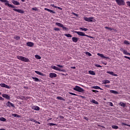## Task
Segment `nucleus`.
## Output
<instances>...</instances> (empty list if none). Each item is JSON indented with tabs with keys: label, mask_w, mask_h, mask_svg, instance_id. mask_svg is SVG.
<instances>
[{
	"label": "nucleus",
	"mask_w": 130,
	"mask_h": 130,
	"mask_svg": "<svg viewBox=\"0 0 130 130\" xmlns=\"http://www.w3.org/2000/svg\"><path fill=\"white\" fill-rule=\"evenodd\" d=\"M0 1L2 3H5V6H8L9 8H11L12 9H15L16 8V6L10 4L9 3L10 2H9L8 0H0Z\"/></svg>",
	"instance_id": "nucleus-1"
},
{
	"label": "nucleus",
	"mask_w": 130,
	"mask_h": 130,
	"mask_svg": "<svg viewBox=\"0 0 130 130\" xmlns=\"http://www.w3.org/2000/svg\"><path fill=\"white\" fill-rule=\"evenodd\" d=\"M17 59H19V60H21L22 61H24L25 62H29V61H30V60L28 58L22 56H17Z\"/></svg>",
	"instance_id": "nucleus-2"
},
{
	"label": "nucleus",
	"mask_w": 130,
	"mask_h": 130,
	"mask_svg": "<svg viewBox=\"0 0 130 130\" xmlns=\"http://www.w3.org/2000/svg\"><path fill=\"white\" fill-rule=\"evenodd\" d=\"M73 90H74V91H77V92H80V93H83V92L85 91L82 87L78 85L75 86V87L73 88Z\"/></svg>",
	"instance_id": "nucleus-3"
},
{
	"label": "nucleus",
	"mask_w": 130,
	"mask_h": 130,
	"mask_svg": "<svg viewBox=\"0 0 130 130\" xmlns=\"http://www.w3.org/2000/svg\"><path fill=\"white\" fill-rule=\"evenodd\" d=\"M84 21H86V22H95L96 21L95 19H94V17H84Z\"/></svg>",
	"instance_id": "nucleus-4"
},
{
	"label": "nucleus",
	"mask_w": 130,
	"mask_h": 130,
	"mask_svg": "<svg viewBox=\"0 0 130 130\" xmlns=\"http://www.w3.org/2000/svg\"><path fill=\"white\" fill-rule=\"evenodd\" d=\"M55 25H56V26H58V27H61V28H62V29L64 31H67V30H68V29L67 28V27L64 26L63 24H62L59 22H56Z\"/></svg>",
	"instance_id": "nucleus-5"
},
{
	"label": "nucleus",
	"mask_w": 130,
	"mask_h": 130,
	"mask_svg": "<svg viewBox=\"0 0 130 130\" xmlns=\"http://www.w3.org/2000/svg\"><path fill=\"white\" fill-rule=\"evenodd\" d=\"M118 6H125V2L123 0H115Z\"/></svg>",
	"instance_id": "nucleus-6"
},
{
	"label": "nucleus",
	"mask_w": 130,
	"mask_h": 130,
	"mask_svg": "<svg viewBox=\"0 0 130 130\" xmlns=\"http://www.w3.org/2000/svg\"><path fill=\"white\" fill-rule=\"evenodd\" d=\"M75 33H76L77 34H78V35H79V36H86V35L85 34V33L82 32V31H75Z\"/></svg>",
	"instance_id": "nucleus-7"
},
{
	"label": "nucleus",
	"mask_w": 130,
	"mask_h": 130,
	"mask_svg": "<svg viewBox=\"0 0 130 130\" xmlns=\"http://www.w3.org/2000/svg\"><path fill=\"white\" fill-rule=\"evenodd\" d=\"M0 86L3 88H6V89H11V87L9 86V85H6L5 83L0 84Z\"/></svg>",
	"instance_id": "nucleus-8"
},
{
	"label": "nucleus",
	"mask_w": 130,
	"mask_h": 130,
	"mask_svg": "<svg viewBox=\"0 0 130 130\" xmlns=\"http://www.w3.org/2000/svg\"><path fill=\"white\" fill-rule=\"evenodd\" d=\"M13 11L15 12H18V13H20V14H24L25 13V11L21 10V9H13Z\"/></svg>",
	"instance_id": "nucleus-9"
},
{
	"label": "nucleus",
	"mask_w": 130,
	"mask_h": 130,
	"mask_svg": "<svg viewBox=\"0 0 130 130\" xmlns=\"http://www.w3.org/2000/svg\"><path fill=\"white\" fill-rule=\"evenodd\" d=\"M26 45L29 47H33V46H34V43L31 42H28L27 43H26Z\"/></svg>",
	"instance_id": "nucleus-10"
},
{
	"label": "nucleus",
	"mask_w": 130,
	"mask_h": 130,
	"mask_svg": "<svg viewBox=\"0 0 130 130\" xmlns=\"http://www.w3.org/2000/svg\"><path fill=\"white\" fill-rule=\"evenodd\" d=\"M56 77H57V75L55 73H51L49 74V77L50 78H56Z\"/></svg>",
	"instance_id": "nucleus-11"
},
{
	"label": "nucleus",
	"mask_w": 130,
	"mask_h": 130,
	"mask_svg": "<svg viewBox=\"0 0 130 130\" xmlns=\"http://www.w3.org/2000/svg\"><path fill=\"white\" fill-rule=\"evenodd\" d=\"M97 55H99V56H100L101 57H102L103 58H106V59H109V57H106V56H104V55H103V54H100V53H98L97 54Z\"/></svg>",
	"instance_id": "nucleus-12"
},
{
	"label": "nucleus",
	"mask_w": 130,
	"mask_h": 130,
	"mask_svg": "<svg viewBox=\"0 0 130 130\" xmlns=\"http://www.w3.org/2000/svg\"><path fill=\"white\" fill-rule=\"evenodd\" d=\"M6 105L8 106V107H15V106L13 105V104L9 101L7 102Z\"/></svg>",
	"instance_id": "nucleus-13"
},
{
	"label": "nucleus",
	"mask_w": 130,
	"mask_h": 130,
	"mask_svg": "<svg viewBox=\"0 0 130 130\" xmlns=\"http://www.w3.org/2000/svg\"><path fill=\"white\" fill-rule=\"evenodd\" d=\"M28 120L30 121H32V122H35V123H38V124H40V122L37 121L36 120L34 119V118H29Z\"/></svg>",
	"instance_id": "nucleus-14"
},
{
	"label": "nucleus",
	"mask_w": 130,
	"mask_h": 130,
	"mask_svg": "<svg viewBox=\"0 0 130 130\" xmlns=\"http://www.w3.org/2000/svg\"><path fill=\"white\" fill-rule=\"evenodd\" d=\"M32 79L34 80L35 82H42L41 79H39L37 77H32Z\"/></svg>",
	"instance_id": "nucleus-15"
},
{
	"label": "nucleus",
	"mask_w": 130,
	"mask_h": 130,
	"mask_svg": "<svg viewBox=\"0 0 130 130\" xmlns=\"http://www.w3.org/2000/svg\"><path fill=\"white\" fill-rule=\"evenodd\" d=\"M121 51H122V52L124 54H125V55H128V52H127V51H126V50L125 49H123L122 48L120 49Z\"/></svg>",
	"instance_id": "nucleus-16"
},
{
	"label": "nucleus",
	"mask_w": 130,
	"mask_h": 130,
	"mask_svg": "<svg viewBox=\"0 0 130 130\" xmlns=\"http://www.w3.org/2000/svg\"><path fill=\"white\" fill-rule=\"evenodd\" d=\"M12 4L15 6H20V3L17 1L13 0Z\"/></svg>",
	"instance_id": "nucleus-17"
},
{
	"label": "nucleus",
	"mask_w": 130,
	"mask_h": 130,
	"mask_svg": "<svg viewBox=\"0 0 130 130\" xmlns=\"http://www.w3.org/2000/svg\"><path fill=\"white\" fill-rule=\"evenodd\" d=\"M107 74H109L110 75H111L112 76H114V77H117V75L114 74V73H113V72L111 71H108L107 72Z\"/></svg>",
	"instance_id": "nucleus-18"
},
{
	"label": "nucleus",
	"mask_w": 130,
	"mask_h": 130,
	"mask_svg": "<svg viewBox=\"0 0 130 130\" xmlns=\"http://www.w3.org/2000/svg\"><path fill=\"white\" fill-rule=\"evenodd\" d=\"M2 97H3L4 98H6V99H9V100L10 98V95L5 93L2 94Z\"/></svg>",
	"instance_id": "nucleus-19"
},
{
	"label": "nucleus",
	"mask_w": 130,
	"mask_h": 130,
	"mask_svg": "<svg viewBox=\"0 0 130 130\" xmlns=\"http://www.w3.org/2000/svg\"><path fill=\"white\" fill-rule=\"evenodd\" d=\"M32 109H34V110H37L38 111L40 110V108H39L38 106H33L32 107Z\"/></svg>",
	"instance_id": "nucleus-20"
},
{
	"label": "nucleus",
	"mask_w": 130,
	"mask_h": 130,
	"mask_svg": "<svg viewBox=\"0 0 130 130\" xmlns=\"http://www.w3.org/2000/svg\"><path fill=\"white\" fill-rule=\"evenodd\" d=\"M45 11H47L48 12H50V13H52L53 14H55V12H54L53 10H50L48 8H44Z\"/></svg>",
	"instance_id": "nucleus-21"
},
{
	"label": "nucleus",
	"mask_w": 130,
	"mask_h": 130,
	"mask_svg": "<svg viewBox=\"0 0 130 130\" xmlns=\"http://www.w3.org/2000/svg\"><path fill=\"white\" fill-rule=\"evenodd\" d=\"M78 40H79V38L76 37H73L72 38V41L73 42H75V43L78 42Z\"/></svg>",
	"instance_id": "nucleus-22"
},
{
	"label": "nucleus",
	"mask_w": 130,
	"mask_h": 130,
	"mask_svg": "<svg viewBox=\"0 0 130 130\" xmlns=\"http://www.w3.org/2000/svg\"><path fill=\"white\" fill-rule=\"evenodd\" d=\"M119 106H122V107H125L126 106V104L123 102H120L119 104Z\"/></svg>",
	"instance_id": "nucleus-23"
},
{
	"label": "nucleus",
	"mask_w": 130,
	"mask_h": 130,
	"mask_svg": "<svg viewBox=\"0 0 130 130\" xmlns=\"http://www.w3.org/2000/svg\"><path fill=\"white\" fill-rule=\"evenodd\" d=\"M88 73H89V75H92V76H95V75H96V73H95V72H94L92 70L89 71Z\"/></svg>",
	"instance_id": "nucleus-24"
},
{
	"label": "nucleus",
	"mask_w": 130,
	"mask_h": 130,
	"mask_svg": "<svg viewBox=\"0 0 130 130\" xmlns=\"http://www.w3.org/2000/svg\"><path fill=\"white\" fill-rule=\"evenodd\" d=\"M110 93H112L113 94H118V91L116 90H110Z\"/></svg>",
	"instance_id": "nucleus-25"
},
{
	"label": "nucleus",
	"mask_w": 130,
	"mask_h": 130,
	"mask_svg": "<svg viewBox=\"0 0 130 130\" xmlns=\"http://www.w3.org/2000/svg\"><path fill=\"white\" fill-rule=\"evenodd\" d=\"M51 68L53 69V70H55V71H60L59 68H57L56 66H52Z\"/></svg>",
	"instance_id": "nucleus-26"
},
{
	"label": "nucleus",
	"mask_w": 130,
	"mask_h": 130,
	"mask_svg": "<svg viewBox=\"0 0 130 130\" xmlns=\"http://www.w3.org/2000/svg\"><path fill=\"white\" fill-rule=\"evenodd\" d=\"M103 82V84H110V81L108 80H105Z\"/></svg>",
	"instance_id": "nucleus-27"
},
{
	"label": "nucleus",
	"mask_w": 130,
	"mask_h": 130,
	"mask_svg": "<svg viewBox=\"0 0 130 130\" xmlns=\"http://www.w3.org/2000/svg\"><path fill=\"white\" fill-rule=\"evenodd\" d=\"M92 89H100V90H103V89L100 88L99 86H92Z\"/></svg>",
	"instance_id": "nucleus-28"
},
{
	"label": "nucleus",
	"mask_w": 130,
	"mask_h": 130,
	"mask_svg": "<svg viewBox=\"0 0 130 130\" xmlns=\"http://www.w3.org/2000/svg\"><path fill=\"white\" fill-rule=\"evenodd\" d=\"M91 102L92 103H94V104H96V105H98V104H99V103H98V102L96 101L95 100H92L91 101Z\"/></svg>",
	"instance_id": "nucleus-29"
},
{
	"label": "nucleus",
	"mask_w": 130,
	"mask_h": 130,
	"mask_svg": "<svg viewBox=\"0 0 130 130\" xmlns=\"http://www.w3.org/2000/svg\"><path fill=\"white\" fill-rule=\"evenodd\" d=\"M35 73H36V74H37V75H40V76H43V73H42L39 71H35Z\"/></svg>",
	"instance_id": "nucleus-30"
},
{
	"label": "nucleus",
	"mask_w": 130,
	"mask_h": 130,
	"mask_svg": "<svg viewBox=\"0 0 130 130\" xmlns=\"http://www.w3.org/2000/svg\"><path fill=\"white\" fill-rule=\"evenodd\" d=\"M56 99H58V100H62V101H65L66 100L63 99L61 96H57Z\"/></svg>",
	"instance_id": "nucleus-31"
},
{
	"label": "nucleus",
	"mask_w": 130,
	"mask_h": 130,
	"mask_svg": "<svg viewBox=\"0 0 130 130\" xmlns=\"http://www.w3.org/2000/svg\"><path fill=\"white\" fill-rule=\"evenodd\" d=\"M105 28L107 29V30H110V31H112V30H114V28H112L108 26H105Z\"/></svg>",
	"instance_id": "nucleus-32"
},
{
	"label": "nucleus",
	"mask_w": 130,
	"mask_h": 130,
	"mask_svg": "<svg viewBox=\"0 0 130 130\" xmlns=\"http://www.w3.org/2000/svg\"><path fill=\"white\" fill-rule=\"evenodd\" d=\"M12 116H14V117H17L18 118L21 117L19 116V115H18L17 114H12Z\"/></svg>",
	"instance_id": "nucleus-33"
},
{
	"label": "nucleus",
	"mask_w": 130,
	"mask_h": 130,
	"mask_svg": "<svg viewBox=\"0 0 130 130\" xmlns=\"http://www.w3.org/2000/svg\"><path fill=\"white\" fill-rule=\"evenodd\" d=\"M20 38H21L19 36H17L14 37V39H15V40H20Z\"/></svg>",
	"instance_id": "nucleus-34"
},
{
	"label": "nucleus",
	"mask_w": 130,
	"mask_h": 130,
	"mask_svg": "<svg viewBox=\"0 0 130 130\" xmlns=\"http://www.w3.org/2000/svg\"><path fill=\"white\" fill-rule=\"evenodd\" d=\"M80 30H82V31H88L87 28L84 27H80Z\"/></svg>",
	"instance_id": "nucleus-35"
},
{
	"label": "nucleus",
	"mask_w": 130,
	"mask_h": 130,
	"mask_svg": "<svg viewBox=\"0 0 130 130\" xmlns=\"http://www.w3.org/2000/svg\"><path fill=\"white\" fill-rule=\"evenodd\" d=\"M35 57L37 59H41V57L39 55H35Z\"/></svg>",
	"instance_id": "nucleus-36"
},
{
	"label": "nucleus",
	"mask_w": 130,
	"mask_h": 130,
	"mask_svg": "<svg viewBox=\"0 0 130 130\" xmlns=\"http://www.w3.org/2000/svg\"><path fill=\"white\" fill-rule=\"evenodd\" d=\"M112 128H113L114 129H118V126L117 125H112Z\"/></svg>",
	"instance_id": "nucleus-37"
},
{
	"label": "nucleus",
	"mask_w": 130,
	"mask_h": 130,
	"mask_svg": "<svg viewBox=\"0 0 130 130\" xmlns=\"http://www.w3.org/2000/svg\"><path fill=\"white\" fill-rule=\"evenodd\" d=\"M1 121H6L7 119L4 118V117H1L0 118Z\"/></svg>",
	"instance_id": "nucleus-38"
},
{
	"label": "nucleus",
	"mask_w": 130,
	"mask_h": 130,
	"mask_svg": "<svg viewBox=\"0 0 130 130\" xmlns=\"http://www.w3.org/2000/svg\"><path fill=\"white\" fill-rule=\"evenodd\" d=\"M65 36H66L67 37H69L70 38H71V37H72V35L70 34H65Z\"/></svg>",
	"instance_id": "nucleus-39"
},
{
	"label": "nucleus",
	"mask_w": 130,
	"mask_h": 130,
	"mask_svg": "<svg viewBox=\"0 0 130 130\" xmlns=\"http://www.w3.org/2000/svg\"><path fill=\"white\" fill-rule=\"evenodd\" d=\"M85 54H86L87 55H88V56H92V54H91L90 52H86Z\"/></svg>",
	"instance_id": "nucleus-40"
},
{
	"label": "nucleus",
	"mask_w": 130,
	"mask_h": 130,
	"mask_svg": "<svg viewBox=\"0 0 130 130\" xmlns=\"http://www.w3.org/2000/svg\"><path fill=\"white\" fill-rule=\"evenodd\" d=\"M124 44L128 45V44H129V42H128V41H126V40H124Z\"/></svg>",
	"instance_id": "nucleus-41"
},
{
	"label": "nucleus",
	"mask_w": 130,
	"mask_h": 130,
	"mask_svg": "<svg viewBox=\"0 0 130 130\" xmlns=\"http://www.w3.org/2000/svg\"><path fill=\"white\" fill-rule=\"evenodd\" d=\"M69 94H70V95H72L73 96H78V94L73 92H69Z\"/></svg>",
	"instance_id": "nucleus-42"
},
{
	"label": "nucleus",
	"mask_w": 130,
	"mask_h": 130,
	"mask_svg": "<svg viewBox=\"0 0 130 130\" xmlns=\"http://www.w3.org/2000/svg\"><path fill=\"white\" fill-rule=\"evenodd\" d=\"M48 125H49L50 126H52V125H56V124H54V123H48Z\"/></svg>",
	"instance_id": "nucleus-43"
},
{
	"label": "nucleus",
	"mask_w": 130,
	"mask_h": 130,
	"mask_svg": "<svg viewBox=\"0 0 130 130\" xmlns=\"http://www.w3.org/2000/svg\"><path fill=\"white\" fill-rule=\"evenodd\" d=\"M122 124L123 125H125L126 126H129V127H130V125L129 124H126L125 123H123V122L122 123Z\"/></svg>",
	"instance_id": "nucleus-44"
},
{
	"label": "nucleus",
	"mask_w": 130,
	"mask_h": 130,
	"mask_svg": "<svg viewBox=\"0 0 130 130\" xmlns=\"http://www.w3.org/2000/svg\"><path fill=\"white\" fill-rule=\"evenodd\" d=\"M92 92H93V93H95V94L97 93H99V91L95 90H92Z\"/></svg>",
	"instance_id": "nucleus-45"
},
{
	"label": "nucleus",
	"mask_w": 130,
	"mask_h": 130,
	"mask_svg": "<svg viewBox=\"0 0 130 130\" xmlns=\"http://www.w3.org/2000/svg\"><path fill=\"white\" fill-rule=\"evenodd\" d=\"M72 15H74V16H75L76 17H79V15L77 13H75L74 12L72 13Z\"/></svg>",
	"instance_id": "nucleus-46"
},
{
	"label": "nucleus",
	"mask_w": 130,
	"mask_h": 130,
	"mask_svg": "<svg viewBox=\"0 0 130 130\" xmlns=\"http://www.w3.org/2000/svg\"><path fill=\"white\" fill-rule=\"evenodd\" d=\"M95 67H97V68H102V66H101L100 64H96Z\"/></svg>",
	"instance_id": "nucleus-47"
},
{
	"label": "nucleus",
	"mask_w": 130,
	"mask_h": 130,
	"mask_svg": "<svg viewBox=\"0 0 130 130\" xmlns=\"http://www.w3.org/2000/svg\"><path fill=\"white\" fill-rule=\"evenodd\" d=\"M54 30L55 31H59L60 29H59V28H58L57 27H55V28H54Z\"/></svg>",
	"instance_id": "nucleus-48"
},
{
	"label": "nucleus",
	"mask_w": 130,
	"mask_h": 130,
	"mask_svg": "<svg viewBox=\"0 0 130 130\" xmlns=\"http://www.w3.org/2000/svg\"><path fill=\"white\" fill-rule=\"evenodd\" d=\"M57 67H58L59 68H63V66L60 65V64H57Z\"/></svg>",
	"instance_id": "nucleus-49"
},
{
	"label": "nucleus",
	"mask_w": 130,
	"mask_h": 130,
	"mask_svg": "<svg viewBox=\"0 0 130 130\" xmlns=\"http://www.w3.org/2000/svg\"><path fill=\"white\" fill-rule=\"evenodd\" d=\"M104 86L106 88H110V85H105Z\"/></svg>",
	"instance_id": "nucleus-50"
},
{
	"label": "nucleus",
	"mask_w": 130,
	"mask_h": 130,
	"mask_svg": "<svg viewBox=\"0 0 130 130\" xmlns=\"http://www.w3.org/2000/svg\"><path fill=\"white\" fill-rule=\"evenodd\" d=\"M23 98H24V99H25V100L27 101L28 99H29V96H27L25 98V96H23Z\"/></svg>",
	"instance_id": "nucleus-51"
},
{
	"label": "nucleus",
	"mask_w": 130,
	"mask_h": 130,
	"mask_svg": "<svg viewBox=\"0 0 130 130\" xmlns=\"http://www.w3.org/2000/svg\"><path fill=\"white\" fill-rule=\"evenodd\" d=\"M32 11H38L37 8H32Z\"/></svg>",
	"instance_id": "nucleus-52"
},
{
	"label": "nucleus",
	"mask_w": 130,
	"mask_h": 130,
	"mask_svg": "<svg viewBox=\"0 0 130 130\" xmlns=\"http://www.w3.org/2000/svg\"><path fill=\"white\" fill-rule=\"evenodd\" d=\"M127 6H128L129 7H130V2L129 1H128V2H126Z\"/></svg>",
	"instance_id": "nucleus-53"
},
{
	"label": "nucleus",
	"mask_w": 130,
	"mask_h": 130,
	"mask_svg": "<svg viewBox=\"0 0 130 130\" xmlns=\"http://www.w3.org/2000/svg\"><path fill=\"white\" fill-rule=\"evenodd\" d=\"M109 105L110 106H113V103H112V102H109Z\"/></svg>",
	"instance_id": "nucleus-54"
},
{
	"label": "nucleus",
	"mask_w": 130,
	"mask_h": 130,
	"mask_svg": "<svg viewBox=\"0 0 130 130\" xmlns=\"http://www.w3.org/2000/svg\"><path fill=\"white\" fill-rule=\"evenodd\" d=\"M124 58H127L128 59H129V60H130V57H129L127 56H124Z\"/></svg>",
	"instance_id": "nucleus-55"
},
{
	"label": "nucleus",
	"mask_w": 130,
	"mask_h": 130,
	"mask_svg": "<svg viewBox=\"0 0 130 130\" xmlns=\"http://www.w3.org/2000/svg\"><path fill=\"white\" fill-rule=\"evenodd\" d=\"M51 7H53V8H56V6H55L54 4H51Z\"/></svg>",
	"instance_id": "nucleus-56"
},
{
	"label": "nucleus",
	"mask_w": 130,
	"mask_h": 130,
	"mask_svg": "<svg viewBox=\"0 0 130 130\" xmlns=\"http://www.w3.org/2000/svg\"><path fill=\"white\" fill-rule=\"evenodd\" d=\"M56 9H58V10H62V9L61 8L58 7L57 6H56Z\"/></svg>",
	"instance_id": "nucleus-57"
},
{
	"label": "nucleus",
	"mask_w": 130,
	"mask_h": 130,
	"mask_svg": "<svg viewBox=\"0 0 130 130\" xmlns=\"http://www.w3.org/2000/svg\"><path fill=\"white\" fill-rule=\"evenodd\" d=\"M86 37H88L89 38H93V37H91L90 36H88L86 35V36H85Z\"/></svg>",
	"instance_id": "nucleus-58"
},
{
	"label": "nucleus",
	"mask_w": 130,
	"mask_h": 130,
	"mask_svg": "<svg viewBox=\"0 0 130 130\" xmlns=\"http://www.w3.org/2000/svg\"><path fill=\"white\" fill-rule=\"evenodd\" d=\"M60 72H66V70H64V69H62V70H60H60H59Z\"/></svg>",
	"instance_id": "nucleus-59"
},
{
	"label": "nucleus",
	"mask_w": 130,
	"mask_h": 130,
	"mask_svg": "<svg viewBox=\"0 0 130 130\" xmlns=\"http://www.w3.org/2000/svg\"><path fill=\"white\" fill-rule=\"evenodd\" d=\"M0 100H1L2 101H4V99L2 96H0Z\"/></svg>",
	"instance_id": "nucleus-60"
},
{
	"label": "nucleus",
	"mask_w": 130,
	"mask_h": 130,
	"mask_svg": "<svg viewBox=\"0 0 130 130\" xmlns=\"http://www.w3.org/2000/svg\"><path fill=\"white\" fill-rule=\"evenodd\" d=\"M103 64H105V66H106L107 64V62H102Z\"/></svg>",
	"instance_id": "nucleus-61"
},
{
	"label": "nucleus",
	"mask_w": 130,
	"mask_h": 130,
	"mask_svg": "<svg viewBox=\"0 0 130 130\" xmlns=\"http://www.w3.org/2000/svg\"><path fill=\"white\" fill-rule=\"evenodd\" d=\"M84 119H85L86 120H88V117H84Z\"/></svg>",
	"instance_id": "nucleus-62"
},
{
	"label": "nucleus",
	"mask_w": 130,
	"mask_h": 130,
	"mask_svg": "<svg viewBox=\"0 0 130 130\" xmlns=\"http://www.w3.org/2000/svg\"><path fill=\"white\" fill-rule=\"evenodd\" d=\"M60 118H62V119H63L64 117L62 116H60Z\"/></svg>",
	"instance_id": "nucleus-63"
},
{
	"label": "nucleus",
	"mask_w": 130,
	"mask_h": 130,
	"mask_svg": "<svg viewBox=\"0 0 130 130\" xmlns=\"http://www.w3.org/2000/svg\"><path fill=\"white\" fill-rule=\"evenodd\" d=\"M71 69H76V67H71Z\"/></svg>",
	"instance_id": "nucleus-64"
}]
</instances>
